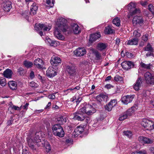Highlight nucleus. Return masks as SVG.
Wrapping results in <instances>:
<instances>
[{"instance_id": "c85d7f7f", "label": "nucleus", "mask_w": 154, "mask_h": 154, "mask_svg": "<svg viewBox=\"0 0 154 154\" xmlns=\"http://www.w3.org/2000/svg\"><path fill=\"white\" fill-rule=\"evenodd\" d=\"M65 135V132L63 127L60 129L59 131L56 132L54 135L55 136L58 137H63Z\"/></svg>"}, {"instance_id": "e2e57ef3", "label": "nucleus", "mask_w": 154, "mask_h": 154, "mask_svg": "<svg viewBox=\"0 0 154 154\" xmlns=\"http://www.w3.org/2000/svg\"><path fill=\"white\" fill-rule=\"evenodd\" d=\"M105 88L107 89H110L111 88H113L112 85L110 84H107L105 85Z\"/></svg>"}, {"instance_id": "473e14b6", "label": "nucleus", "mask_w": 154, "mask_h": 154, "mask_svg": "<svg viewBox=\"0 0 154 154\" xmlns=\"http://www.w3.org/2000/svg\"><path fill=\"white\" fill-rule=\"evenodd\" d=\"M74 118L79 121H83L85 120V116L83 114H78L75 115Z\"/></svg>"}, {"instance_id": "cd10ccee", "label": "nucleus", "mask_w": 154, "mask_h": 154, "mask_svg": "<svg viewBox=\"0 0 154 154\" xmlns=\"http://www.w3.org/2000/svg\"><path fill=\"white\" fill-rule=\"evenodd\" d=\"M42 132H37L35 134V137L34 138V140L35 143H38L41 142V139L40 137L42 136Z\"/></svg>"}, {"instance_id": "f03ea898", "label": "nucleus", "mask_w": 154, "mask_h": 154, "mask_svg": "<svg viewBox=\"0 0 154 154\" xmlns=\"http://www.w3.org/2000/svg\"><path fill=\"white\" fill-rule=\"evenodd\" d=\"M146 83L148 85H154V75L149 72H146L144 74Z\"/></svg>"}, {"instance_id": "e433bc0d", "label": "nucleus", "mask_w": 154, "mask_h": 154, "mask_svg": "<svg viewBox=\"0 0 154 154\" xmlns=\"http://www.w3.org/2000/svg\"><path fill=\"white\" fill-rule=\"evenodd\" d=\"M141 32L140 30L139 29L135 30L133 33V36L134 37L137 38L141 36Z\"/></svg>"}, {"instance_id": "9d476101", "label": "nucleus", "mask_w": 154, "mask_h": 154, "mask_svg": "<svg viewBox=\"0 0 154 154\" xmlns=\"http://www.w3.org/2000/svg\"><path fill=\"white\" fill-rule=\"evenodd\" d=\"M61 60L60 58L57 56H54L51 57L50 60L51 64L53 66H56L61 63Z\"/></svg>"}, {"instance_id": "bf43d9fd", "label": "nucleus", "mask_w": 154, "mask_h": 154, "mask_svg": "<svg viewBox=\"0 0 154 154\" xmlns=\"http://www.w3.org/2000/svg\"><path fill=\"white\" fill-rule=\"evenodd\" d=\"M18 72L21 75L23 74L24 69L22 68H20L18 69Z\"/></svg>"}, {"instance_id": "20e7f679", "label": "nucleus", "mask_w": 154, "mask_h": 154, "mask_svg": "<svg viewBox=\"0 0 154 154\" xmlns=\"http://www.w3.org/2000/svg\"><path fill=\"white\" fill-rule=\"evenodd\" d=\"M144 22V20L141 16H135L134 17L132 20V23L134 26H137L138 25L141 26Z\"/></svg>"}, {"instance_id": "79ce46f5", "label": "nucleus", "mask_w": 154, "mask_h": 154, "mask_svg": "<svg viewBox=\"0 0 154 154\" xmlns=\"http://www.w3.org/2000/svg\"><path fill=\"white\" fill-rule=\"evenodd\" d=\"M128 9L131 11V9L135 8V5L134 3L131 2L128 5Z\"/></svg>"}, {"instance_id": "c9c22d12", "label": "nucleus", "mask_w": 154, "mask_h": 154, "mask_svg": "<svg viewBox=\"0 0 154 154\" xmlns=\"http://www.w3.org/2000/svg\"><path fill=\"white\" fill-rule=\"evenodd\" d=\"M44 26V24H41L39 23L37 25L36 24L35 26L34 27L35 30L37 31H38L40 30H42Z\"/></svg>"}, {"instance_id": "72a5a7b5", "label": "nucleus", "mask_w": 154, "mask_h": 154, "mask_svg": "<svg viewBox=\"0 0 154 154\" xmlns=\"http://www.w3.org/2000/svg\"><path fill=\"white\" fill-rule=\"evenodd\" d=\"M112 23L117 26H119L120 25V19L117 17H116L112 21Z\"/></svg>"}, {"instance_id": "9b49d317", "label": "nucleus", "mask_w": 154, "mask_h": 154, "mask_svg": "<svg viewBox=\"0 0 154 154\" xmlns=\"http://www.w3.org/2000/svg\"><path fill=\"white\" fill-rule=\"evenodd\" d=\"M86 51L84 48H79L76 49L74 53L77 56H82L86 54Z\"/></svg>"}, {"instance_id": "4d7b16f0", "label": "nucleus", "mask_w": 154, "mask_h": 154, "mask_svg": "<svg viewBox=\"0 0 154 154\" xmlns=\"http://www.w3.org/2000/svg\"><path fill=\"white\" fill-rule=\"evenodd\" d=\"M127 117L126 116V115L124 114L122 116L120 117L119 118V120L120 121H122L124 120L125 119L127 118Z\"/></svg>"}, {"instance_id": "a19ab883", "label": "nucleus", "mask_w": 154, "mask_h": 154, "mask_svg": "<svg viewBox=\"0 0 154 154\" xmlns=\"http://www.w3.org/2000/svg\"><path fill=\"white\" fill-rule=\"evenodd\" d=\"M123 133L126 136L129 138H131L132 136V134L130 131H125L123 132Z\"/></svg>"}, {"instance_id": "de8ad7c7", "label": "nucleus", "mask_w": 154, "mask_h": 154, "mask_svg": "<svg viewBox=\"0 0 154 154\" xmlns=\"http://www.w3.org/2000/svg\"><path fill=\"white\" fill-rule=\"evenodd\" d=\"M52 40L53 39H51L49 37H47L46 38L45 41L47 44H49L50 46Z\"/></svg>"}, {"instance_id": "6e6d98bb", "label": "nucleus", "mask_w": 154, "mask_h": 154, "mask_svg": "<svg viewBox=\"0 0 154 154\" xmlns=\"http://www.w3.org/2000/svg\"><path fill=\"white\" fill-rule=\"evenodd\" d=\"M87 106H83L82 108L80 109V110L81 112L83 113H85L87 114V111H86Z\"/></svg>"}, {"instance_id": "2f4dec72", "label": "nucleus", "mask_w": 154, "mask_h": 154, "mask_svg": "<svg viewBox=\"0 0 154 154\" xmlns=\"http://www.w3.org/2000/svg\"><path fill=\"white\" fill-rule=\"evenodd\" d=\"M140 65L141 67L147 69H150L152 67V64L151 63L146 64L142 62L140 63Z\"/></svg>"}, {"instance_id": "3c124183", "label": "nucleus", "mask_w": 154, "mask_h": 154, "mask_svg": "<svg viewBox=\"0 0 154 154\" xmlns=\"http://www.w3.org/2000/svg\"><path fill=\"white\" fill-rule=\"evenodd\" d=\"M29 85L32 88H37L38 84L34 82H30Z\"/></svg>"}, {"instance_id": "6ab92c4d", "label": "nucleus", "mask_w": 154, "mask_h": 154, "mask_svg": "<svg viewBox=\"0 0 154 154\" xmlns=\"http://www.w3.org/2000/svg\"><path fill=\"white\" fill-rule=\"evenodd\" d=\"M138 106H131V107L128 109L126 113L124 114L127 118L129 116H130L132 115V113H134L136 109H137L136 107Z\"/></svg>"}, {"instance_id": "dca6fc26", "label": "nucleus", "mask_w": 154, "mask_h": 154, "mask_svg": "<svg viewBox=\"0 0 154 154\" xmlns=\"http://www.w3.org/2000/svg\"><path fill=\"white\" fill-rule=\"evenodd\" d=\"M27 142L28 145L30 148L33 150H36V148L34 145L35 142L33 138L31 137L30 139H29L27 140Z\"/></svg>"}, {"instance_id": "37998d69", "label": "nucleus", "mask_w": 154, "mask_h": 154, "mask_svg": "<svg viewBox=\"0 0 154 154\" xmlns=\"http://www.w3.org/2000/svg\"><path fill=\"white\" fill-rule=\"evenodd\" d=\"M46 3L51 7H53L54 4V0H46Z\"/></svg>"}, {"instance_id": "f257e3e1", "label": "nucleus", "mask_w": 154, "mask_h": 154, "mask_svg": "<svg viewBox=\"0 0 154 154\" xmlns=\"http://www.w3.org/2000/svg\"><path fill=\"white\" fill-rule=\"evenodd\" d=\"M67 20L63 17H60L57 19L56 25L58 27L55 29L54 32V36L58 39L62 40L64 39V37L60 33L59 29L63 32H67L68 34L70 33L72 31L69 28L66 24Z\"/></svg>"}, {"instance_id": "8fccbe9b", "label": "nucleus", "mask_w": 154, "mask_h": 154, "mask_svg": "<svg viewBox=\"0 0 154 154\" xmlns=\"http://www.w3.org/2000/svg\"><path fill=\"white\" fill-rule=\"evenodd\" d=\"M80 87L79 86H77L73 88H69L70 91L72 92L73 93L75 92L77 90H79Z\"/></svg>"}, {"instance_id": "0eeeda50", "label": "nucleus", "mask_w": 154, "mask_h": 154, "mask_svg": "<svg viewBox=\"0 0 154 154\" xmlns=\"http://www.w3.org/2000/svg\"><path fill=\"white\" fill-rule=\"evenodd\" d=\"M152 122L151 121L149 120L146 119H143L141 122V125L146 128V129L150 130L152 129L151 124Z\"/></svg>"}, {"instance_id": "aec40b11", "label": "nucleus", "mask_w": 154, "mask_h": 154, "mask_svg": "<svg viewBox=\"0 0 154 154\" xmlns=\"http://www.w3.org/2000/svg\"><path fill=\"white\" fill-rule=\"evenodd\" d=\"M38 9L37 6L35 3H33L30 7V13L31 15H34L36 13Z\"/></svg>"}, {"instance_id": "5701e85b", "label": "nucleus", "mask_w": 154, "mask_h": 154, "mask_svg": "<svg viewBox=\"0 0 154 154\" xmlns=\"http://www.w3.org/2000/svg\"><path fill=\"white\" fill-rule=\"evenodd\" d=\"M139 40L136 38H133L131 39L128 41L127 45H137L138 44Z\"/></svg>"}, {"instance_id": "09e8293b", "label": "nucleus", "mask_w": 154, "mask_h": 154, "mask_svg": "<svg viewBox=\"0 0 154 154\" xmlns=\"http://www.w3.org/2000/svg\"><path fill=\"white\" fill-rule=\"evenodd\" d=\"M154 7L152 5L150 4L148 5V8L152 14L154 13Z\"/></svg>"}, {"instance_id": "69168bd1", "label": "nucleus", "mask_w": 154, "mask_h": 154, "mask_svg": "<svg viewBox=\"0 0 154 154\" xmlns=\"http://www.w3.org/2000/svg\"><path fill=\"white\" fill-rule=\"evenodd\" d=\"M30 77L32 79L33 78L35 77L34 72L33 71H31V72L30 73Z\"/></svg>"}, {"instance_id": "a878e982", "label": "nucleus", "mask_w": 154, "mask_h": 154, "mask_svg": "<svg viewBox=\"0 0 154 154\" xmlns=\"http://www.w3.org/2000/svg\"><path fill=\"white\" fill-rule=\"evenodd\" d=\"M86 111H87V114L91 115L96 112V109L93 108V106H87Z\"/></svg>"}, {"instance_id": "0e129e2a", "label": "nucleus", "mask_w": 154, "mask_h": 154, "mask_svg": "<svg viewBox=\"0 0 154 154\" xmlns=\"http://www.w3.org/2000/svg\"><path fill=\"white\" fill-rule=\"evenodd\" d=\"M105 109L106 110L110 111L112 110V106H104Z\"/></svg>"}, {"instance_id": "f3484780", "label": "nucleus", "mask_w": 154, "mask_h": 154, "mask_svg": "<svg viewBox=\"0 0 154 154\" xmlns=\"http://www.w3.org/2000/svg\"><path fill=\"white\" fill-rule=\"evenodd\" d=\"M100 36L101 35L100 32L92 34L90 36L89 41L91 42L95 41L96 39L100 38Z\"/></svg>"}, {"instance_id": "603ef678", "label": "nucleus", "mask_w": 154, "mask_h": 154, "mask_svg": "<svg viewBox=\"0 0 154 154\" xmlns=\"http://www.w3.org/2000/svg\"><path fill=\"white\" fill-rule=\"evenodd\" d=\"M56 93H54L51 94L49 95L48 97V98L50 99H54L55 98V95L56 94Z\"/></svg>"}, {"instance_id": "ea45409f", "label": "nucleus", "mask_w": 154, "mask_h": 154, "mask_svg": "<svg viewBox=\"0 0 154 154\" xmlns=\"http://www.w3.org/2000/svg\"><path fill=\"white\" fill-rule=\"evenodd\" d=\"M117 104V100L116 99L112 100L108 103V106H116Z\"/></svg>"}, {"instance_id": "412c9836", "label": "nucleus", "mask_w": 154, "mask_h": 154, "mask_svg": "<svg viewBox=\"0 0 154 154\" xmlns=\"http://www.w3.org/2000/svg\"><path fill=\"white\" fill-rule=\"evenodd\" d=\"M62 127L61 125L58 124H55L52 125V131L53 134L54 135L56 132L59 131Z\"/></svg>"}, {"instance_id": "b1692460", "label": "nucleus", "mask_w": 154, "mask_h": 154, "mask_svg": "<svg viewBox=\"0 0 154 154\" xmlns=\"http://www.w3.org/2000/svg\"><path fill=\"white\" fill-rule=\"evenodd\" d=\"M84 128L81 126H77L74 130V132L76 135H78L81 134L84 131Z\"/></svg>"}, {"instance_id": "4be33fe9", "label": "nucleus", "mask_w": 154, "mask_h": 154, "mask_svg": "<svg viewBox=\"0 0 154 154\" xmlns=\"http://www.w3.org/2000/svg\"><path fill=\"white\" fill-rule=\"evenodd\" d=\"M11 8V2H8L4 3L3 6V10L5 11H9Z\"/></svg>"}, {"instance_id": "052dcab7", "label": "nucleus", "mask_w": 154, "mask_h": 154, "mask_svg": "<svg viewBox=\"0 0 154 154\" xmlns=\"http://www.w3.org/2000/svg\"><path fill=\"white\" fill-rule=\"evenodd\" d=\"M121 78H122V77L118 75H116L114 77V79L116 81H119Z\"/></svg>"}, {"instance_id": "f704fd0d", "label": "nucleus", "mask_w": 154, "mask_h": 154, "mask_svg": "<svg viewBox=\"0 0 154 154\" xmlns=\"http://www.w3.org/2000/svg\"><path fill=\"white\" fill-rule=\"evenodd\" d=\"M143 49L145 51L153 52V48L149 43L147 44L146 46Z\"/></svg>"}, {"instance_id": "680f3d73", "label": "nucleus", "mask_w": 154, "mask_h": 154, "mask_svg": "<svg viewBox=\"0 0 154 154\" xmlns=\"http://www.w3.org/2000/svg\"><path fill=\"white\" fill-rule=\"evenodd\" d=\"M140 3L141 5L143 6H145L147 4V2L146 1H141L140 2Z\"/></svg>"}, {"instance_id": "1a4fd4ad", "label": "nucleus", "mask_w": 154, "mask_h": 154, "mask_svg": "<svg viewBox=\"0 0 154 154\" xmlns=\"http://www.w3.org/2000/svg\"><path fill=\"white\" fill-rule=\"evenodd\" d=\"M142 82L141 78L140 76L138 77L137 80L136 82L133 86V88L136 91H138L140 90L142 84Z\"/></svg>"}, {"instance_id": "c756f323", "label": "nucleus", "mask_w": 154, "mask_h": 154, "mask_svg": "<svg viewBox=\"0 0 154 154\" xmlns=\"http://www.w3.org/2000/svg\"><path fill=\"white\" fill-rule=\"evenodd\" d=\"M12 71L9 69H7L3 72L4 76L7 78H10L12 75Z\"/></svg>"}, {"instance_id": "2eb2a0df", "label": "nucleus", "mask_w": 154, "mask_h": 154, "mask_svg": "<svg viewBox=\"0 0 154 154\" xmlns=\"http://www.w3.org/2000/svg\"><path fill=\"white\" fill-rule=\"evenodd\" d=\"M72 29L75 34H78L80 32V28L76 23H72L71 24Z\"/></svg>"}, {"instance_id": "338daca9", "label": "nucleus", "mask_w": 154, "mask_h": 154, "mask_svg": "<svg viewBox=\"0 0 154 154\" xmlns=\"http://www.w3.org/2000/svg\"><path fill=\"white\" fill-rule=\"evenodd\" d=\"M13 120H14V119H13L12 117V118L11 117V120L8 121V122H7L8 125H11L12 123Z\"/></svg>"}, {"instance_id": "f8f14e48", "label": "nucleus", "mask_w": 154, "mask_h": 154, "mask_svg": "<svg viewBox=\"0 0 154 154\" xmlns=\"http://www.w3.org/2000/svg\"><path fill=\"white\" fill-rule=\"evenodd\" d=\"M34 64L38 68L42 69L44 63L42 60L38 58L35 59L34 62Z\"/></svg>"}, {"instance_id": "393cba45", "label": "nucleus", "mask_w": 154, "mask_h": 154, "mask_svg": "<svg viewBox=\"0 0 154 154\" xmlns=\"http://www.w3.org/2000/svg\"><path fill=\"white\" fill-rule=\"evenodd\" d=\"M57 121L58 123V124L61 125L66 122V117L63 118V116H61L57 118Z\"/></svg>"}, {"instance_id": "bb28decb", "label": "nucleus", "mask_w": 154, "mask_h": 154, "mask_svg": "<svg viewBox=\"0 0 154 154\" xmlns=\"http://www.w3.org/2000/svg\"><path fill=\"white\" fill-rule=\"evenodd\" d=\"M9 87L12 90H15L17 88V85L14 81H9L8 83Z\"/></svg>"}, {"instance_id": "13d9d810", "label": "nucleus", "mask_w": 154, "mask_h": 154, "mask_svg": "<svg viewBox=\"0 0 154 154\" xmlns=\"http://www.w3.org/2000/svg\"><path fill=\"white\" fill-rule=\"evenodd\" d=\"M43 29L44 31H49L51 29V27L49 26L47 27L44 24V26Z\"/></svg>"}, {"instance_id": "6e6552de", "label": "nucleus", "mask_w": 154, "mask_h": 154, "mask_svg": "<svg viewBox=\"0 0 154 154\" xmlns=\"http://www.w3.org/2000/svg\"><path fill=\"white\" fill-rule=\"evenodd\" d=\"M56 75L55 69L52 67H49L46 71V75L49 77H53Z\"/></svg>"}, {"instance_id": "5fc2aeb1", "label": "nucleus", "mask_w": 154, "mask_h": 154, "mask_svg": "<svg viewBox=\"0 0 154 154\" xmlns=\"http://www.w3.org/2000/svg\"><path fill=\"white\" fill-rule=\"evenodd\" d=\"M22 106H10L11 108V109H12L15 110H20L21 109V108ZM10 107L9 108H10Z\"/></svg>"}, {"instance_id": "7ed1b4c3", "label": "nucleus", "mask_w": 154, "mask_h": 154, "mask_svg": "<svg viewBox=\"0 0 154 154\" xmlns=\"http://www.w3.org/2000/svg\"><path fill=\"white\" fill-rule=\"evenodd\" d=\"M66 71L71 78H72L76 75V69L72 65H67L66 66Z\"/></svg>"}, {"instance_id": "ddd939ff", "label": "nucleus", "mask_w": 154, "mask_h": 154, "mask_svg": "<svg viewBox=\"0 0 154 154\" xmlns=\"http://www.w3.org/2000/svg\"><path fill=\"white\" fill-rule=\"evenodd\" d=\"M138 140L139 141L143 143H152V141L150 139L144 137L140 136L139 137Z\"/></svg>"}, {"instance_id": "774afa93", "label": "nucleus", "mask_w": 154, "mask_h": 154, "mask_svg": "<svg viewBox=\"0 0 154 154\" xmlns=\"http://www.w3.org/2000/svg\"><path fill=\"white\" fill-rule=\"evenodd\" d=\"M46 152H48L51 150V147L50 145H47L46 147Z\"/></svg>"}, {"instance_id": "39448f33", "label": "nucleus", "mask_w": 154, "mask_h": 154, "mask_svg": "<svg viewBox=\"0 0 154 154\" xmlns=\"http://www.w3.org/2000/svg\"><path fill=\"white\" fill-rule=\"evenodd\" d=\"M134 96V95L125 96L122 98L121 101L124 104L127 105L132 101Z\"/></svg>"}, {"instance_id": "7c9ffc66", "label": "nucleus", "mask_w": 154, "mask_h": 154, "mask_svg": "<svg viewBox=\"0 0 154 154\" xmlns=\"http://www.w3.org/2000/svg\"><path fill=\"white\" fill-rule=\"evenodd\" d=\"M115 31V30L112 29L110 25L106 27L104 31L105 34H107L112 33L114 32Z\"/></svg>"}, {"instance_id": "864d4df0", "label": "nucleus", "mask_w": 154, "mask_h": 154, "mask_svg": "<svg viewBox=\"0 0 154 154\" xmlns=\"http://www.w3.org/2000/svg\"><path fill=\"white\" fill-rule=\"evenodd\" d=\"M148 35L146 34L142 37V39L145 42H146L148 39Z\"/></svg>"}, {"instance_id": "4c0bfd02", "label": "nucleus", "mask_w": 154, "mask_h": 154, "mask_svg": "<svg viewBox=\"0 0 154 154\" xmlns=\"http://www.w3.org/2000/svg\"><path fill=\"white\" fill-rule=\"evenodd\" d=\"M23 64L27 68L31 67L33 65V63L32 62L27 60L24 61Z\"/></svg>"}, {"instance_id": "49530a36", "label": "nucleus", "mask_w": 154, "mask_h": 154, "mask_svg": "<svg viewBox=\"0 0 154 154\" xmlns=\"http://www.w3.org/2000/svg\"><path fill=\"white\" fill-rule=\"evenodd\" d=\"M6 79L3 78L0 79V85L2 86H4L6 85Z\"/></svg>"}, {"instance_id": "58836bf2", "label": "nucleus", "mask_w": 154, "mask_h": 154, "mask_svg": "<svg viewBox=\"0 0 154 154\" xmlns=\"http://www.w3.org/2000/svg\"><path fill=\"white\" fill-rule=\"evenodd\" d=\"M94 53L97 60H99L101 59V54L98 51H95Z\"/></svg>"}, {"instance_id": "4468645a", "label": "nucleus", "mask_w": 154, "mask_h": 154, "mask_svg": "<svg viewBox=\"0 0 154 154\" xmlns=\"http://www.w3.org/2000/svg\"><path fill=\"white\" fill-rule=\"evenodd\" d=\"M108 98V96L106 94H100L98 95L96 97L97 100L99 102L103 101L106 102Z\"/></svg>"}, {"instance_id": "423d86ee", "label": "nucleus", "mask_w": 154, "mask_h": 154, "mask_svg": "<svg viewBox=\"0 0 154 154\" xmlns=\"http://www.w3.org/2000/svg\"><path fill=\"white\" fill-rule=\"evenodd\" d=\"M121 65L124 69L127 70L130 69L134 66V63L129 61H123Z\"/></svg>"}, {"instance_id": "c03bdc74", "label": "nucleus", "mask_w": 154, "mask_h": 154, "mask_svg": "<svg viewBox=\"0 0 154 154\" xmlns=\"http://www.w3.org/2000/svg\"><path fill=\"white\" fill-rule=\"evenodd\" d=\"M134 10H133V11H131L130 12L131 16H132L136 14L139 13V11H140L139 10L135 8H134Z\"/></svg>"}, {"instance_id": "a211bd4d", "label": "nucleus", "mask_w": 154, "mask_h": 154, "mask_svg": "<svg viewBox=\"0 0 154 154\" xmlns=\"http://www.w3.org/2000/svg\"><path fill=\"white\" fill-rule=\"evenodd\" d=\"M108 46L106 43L102 42L99 43L97 46V49L100 51L105 50Z\"/></svg>"}, {"instance_id": "a18cd8bd", "label": "nucleus", "mask_w": 154, "mask_h": 154, "mask_svg": "<svg viewBox=\"0 0 154 154\" xmlns=\"http://www.w3.org/2000/svg\"><path fill=\"white\" fill-rule=\"evenodd\" d=\"M59 44V43L58 41H55L53 39L52 41V42L51 43L50 46L56 47L57 46V45Z\"/></svg>"}]
</instances>
